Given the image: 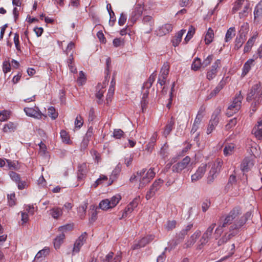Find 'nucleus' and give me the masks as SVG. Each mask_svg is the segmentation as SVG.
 Returning <instances> with one entry per match:
<instances>
[{"label": "nucleus", "instance_id": "obj_1", "mask_svg": "<svg viewBox=\"0 0 262 262\" xmlns=\"http://www.w3.org/2000/svg\"><path fill=\"white\" fill-rule=\"evenodd\" d=\"M241 214V210L239 207H235L231 210L229 215L233 218L234 222L229 228L228 233H226L217 242L218 246H221L226 243L232 237L235 236L238 233L239 229L246 223V222L250 218L251 213L247 212L241 216L239 220H236V217Z\"/></svg>", "mask_w": 262, "mask_h": 262}, {"label": "nucleus", "instance_id": "obj_2", "mask_svg": "<svg viewBox=\"0 0 262 262\" xmlns=\"http://www.w3.org/2000/svg\"><path fill=\"white\" fill-rule=\"evenodd\" d=\"M247 101H252L251 104V114L254 113L262 102V86L260 82L253 85L247 95Z\"/></svg>", "mask_w": 262, "mask_h": 262}, {"label": "nucleus", "instance_id": "obj_3", "mask_svg": "<svg viewBox=\"0 0 262 262\" xmlns=\"http://www.w3.org/2000/svg\"><path fill=\"white\" fill-rule=\"evenodd\" d=\"M146 169H143L140 171L137 172V174L139 177V188H143L154 178L155 176V172L153 169L150 168L145 173Z\"/></svg>", "mask_w": 262, "mask_h": 262}, {"label": "nucleus", "instance_id": "obj_4", "mask_svg": "<svg viewBox=\"0 0 262 262\" xmlns=\"http://www.w3.org/2000/svg\"><path fill=\"white\" fill-rule=\"evenodd\" d=\"M222 165L223 161L220 159H216L212 164L207 178L208 184H211L213 182L214 179L216 177L217 174L220 172Z\"/></svg>", "mask_w": 262, "mask_h": 262}, {"label": "nucleus", "instance_id": "obj_5", "mask_svg": "<svg viewBox=\"0 0 262 262\" xmlns=\"http://www.w3.org/2000/svg\"><path fill=\"white\" fill-rule=\"evenodd\" d=\"M242 99L243 96L241 95V92H239V94L234 99L232 104L228 106L227 110L226 115L228 117L232 116L239 110L241 107Z\"/></svg>", "mask_w": 262, "mask_h": 262}, {"label": "nucleus", "instance_id": "obj_6", "mask_svg": "<svg viewBox=\"0 0 262 262\" xmlns=\"http://www.w3.org/2000/svg\"><path fill=\"white\" fill-rule=\"evenodd\" d=\"M215 226V223L211 224L203 234L199 241V245L197 248L198 249H201L203 246L208 242L212 236V233Z\"/></svg>", "mask_w": 262, "mask_h": 262}, {"label": "nucleus", "instance_id": "obj_7", "mask_svg": "<svg viewBox=\"0 0 262 262\" xmlns=\"http://www.w3.org/2000/svg\"><path fill=\"white\" fill-rule=\"evenodd\" d=\"M191 159L189 156H186L181 161H179L172 166L171 170L174 173H181L182 170L186 169L190 164Z\"/></svg>", "mask_w": 262, "mask_h": 262}, {"label": "nucleus", "instance_id": "obj_8", "mask_svg": "<svg viewBox=\"0 0 262 262\" xmlns=\"http://www.w3.org/2000/svg\"><path fill=\"white\" fill-rule=\"evenodd\" d=\"M24 111L28 116L36 119H40L42 116L47 117L46 115L41 113L38 107H25Z\"/></svg>", "mask_w": 262, "mask_h": 262}, {"label": "nucleus", "instance_id": "obj_9", "mask_svg": "<svg viewBox=\"0 0 262 262\" xmlns=\"http://www.w3.org/2000/svg\"><path fill=\"white\" fill-rule=\"evenodd\" d=\"M220 113V110L216 111L212 114L207 129V134H210L215 129V126L217 125L219 122V115Z\"/></svg>", "mask_w": 262, "mask_h": 262}, {"label": "nucleus", "instance_id": "obj_10", "mask_svg": "<svg viewBox=\"0 0 262 262\" xmlns=\"http://www.w3.org/2000/svg\"><path fill=\"white\" fill-rule=\"evenodd\" d=\"M143 29L146 33H149L152 31L154 26V20L151 16H144L142 19Z\"/></svg>", "mask_w": 262, "mask_h": 262}, {"label": "nucleus", "instance_id": "obj_11", "mask_svg": "<svg viewBox=\"0 0 262 262\" xmlns=\"http://www.w3.org/2000/svg\"><path fill=\"white\" fill-rule=\"evenodd\" d=\"M144 10L143 7L140 4L136 5L130 15L129 20L134 24L137 20L141 16Z\"/></svg>", "mask_w": 262, "mask_h": 262}, {"label": "nucleus", "instance_id": "obj_12", "mask_svg": "<svg viewBox=\"0 0 262 262\" xmlns=\"http://www.w3.org/2000/svg\"><path fill=\"white\" fill-rule=\"evenodd\" d=\"M207 164H202L197 169L196 172L191 176L192 182H195L200 180L204 175L206 171Z\"/></svg>", "mask_w": 262, "mask_h": 262}, {"label": "nucleus", "instance_id": "obj_13", "mask_svg": "<svg viewBox=\"0 0 262 262\" xmlns=\"http://www.w3.org/2000/svg\"><path fill=\"white\" fill-rule=\"evenodd\" d=\"M86 236L87 234L86 232L83 233L80 236H79L74 244L73 254H74L75 253H78L79 252L81 247L83 245L84 243L86 241Z\"/></svg>", "mask_w": 262, "mask_h": 262}, {"label": "nucleus", "instance_id": "obj_14", "mask_svg": "<svg viewBox=\"0 0 262 262\" xmlns=\"http://www.w3.org/2000/svg\"><path fill=\"white\" fill-rule=\"evenodd\" d=\"M201 235V231L197 230L194 233L191 235L190 238L184 244V248H188L191 247L195 243L196 239L200 237Z\"/></svg>", "mask_w": 262, "mask_h": 262}, {"label": "nucleus", "instance_id": "obj_15", "mask_svg": "<svg viewBox=\"0 0 262 262\" xmlns=\"http://www.w3.org/2000/svg\"><path fill=\"white\" fill-rule=\"evenodd\" d=\"M172 26L170 24H166L159 27L156 31L157 35L162 36L168 34L172 30Z\"/></svg>", "mask_w": 262, "mask_h": 262}, {"label": "nucleus", "instance_id": "obj_16", "mask_svg": "<svg viewBox=\"0 0 262 262\" xmlns=\"http://www.w3.org/2000/svg\"><path fill=\"white\" fill-rule=\"evenodd\" d=\"M113 256L114 253L110 252L102 260V262H121V253L117 254L114 257Z\"/></svg>", "mask_w": 262, "mask_h": 262}, {"label": "nucleus", "instance_id": "obj_17", "mask_svg": "<svg viewBox=\"0 0 262 262\" xmlns=\"http://www.w3.org/2000/svg\"><path fill=\"white\" fill-rule=\"evenodd\" d=\"M138 204V199L136 198L126 207L122 213V218L126 217L128 214L131 213L137 207Z\"/></svg>", "mask_w": 262, "mask_h": 262}, {"label": "nucleus", "instance_id": "obj_18", "mask_svg": "<svg viewBox=\"0 0 262 262\" xmlns=\"http://www.w3.org/2000/svg\"><path fill=\"white\" fill-rule=\"evenodd\" d=\"M254 165L253 161L250 158H245L241 165V168L243 171H248Z\"/></svg>", "mask_w": 262, "mask_h": 262}, {"label": "nucleus", "instance_id": "obj_19", "mask_svg": "<svg viewBox=\"0 0 262 262\" xmlns=\"http://www.w3.org/2000/svg\"><path fill=\"white\" fill-rule=\"evenodd\" d=\"M49 248L45 247L44 249L38 252L34 258V260L36 261H41L43 258H45L49 254Z\"/></svg>", "mask_w": 262, "mask_h": 262}, {"label": "nucleus", "instance_id": "obj_20", "mask_svg": "<svg viewBox=\"0 0 262 262\" xmlns=\"http://www.w3.org/2000/svg\"><path fill=\"white\" fill-rule=\"evenodd\" d=\"M93 128L92 126L88 128L81 143V146L84 148H86L87 147L89 142L93 135Z\"/></svg>", "mask_w": 262, "mask_h": 262}, {"label": "nucleus", "instance_id": "obj_21", "mask_svg": "<svg viewBox=\"0 0 262 262\" xmlns=\"http://www.w3.org/2000/svg\"><path fill=\"white\" fill-rule=\"evenodd\" d=\"M224 86V83L223 81H221L217 84V85L215 87V88L212 90L210 94L207 96L206 99L207 100L210 99L212 98L215 97L219 92L223 88Z\"/></svg>", "mask_w": 262, "mask_h": 262}, {"label": "nucleus", "instance_id": "obj_22", "mask_svg": "<svg viewBox=\"0 0 262 262\" xmlns=\"http://www.w3.org/2000/svg\"><path fill=\"white\" fill-rule=\"evenodd\" d=\"M97 209L98 207L94 205L90 206L89 215H90V222L91 223H94L97 220Z\"/></svg>", "mask_w": 262, "mask_h": 262}, {"label": "nucleus", "instance_id": "obj_23", "mask_svg": "<svg viewBox=\"0 0 262 262\" xmlns=\"http://www.w3.org/2000/svg\"><path fill=\"white\" fill-rule=\"evenodd\" d=\"M235 148V145L233 143H228L226 144L223 152L225 156H228L231 155L234 152Z\"/></svg>", "mask_w": 262, "mask_h": 262}, {"label": "nucleus", "instance_id": "obj_24", "mask_svg": "<svg viewBox=\"0 0 262 262\" xmlns=\"http://www.w3.org/2000/svg\"><path fill=\"white\" fill-rule=\"evenodd\" d=\"M174 125V120L173 117H171L170 120L168 121L163 132V135L165 137H166L170 134L173 127Z\"/></svg>", "mask_w": 262, "mask_h": 262}, {"label": "nucleus", "instance_id": "obj_25", "mask_svg": "<svg viewBox=\"0 0 262 262\" xmlns=\"http://www.w3.org/2000/svg\"><path fill=\"white\" fill-rule=\"evenodd\" d=\"M256 37H257V34L253 35V36H252L251 38H250L249 39V40H248V41L247 42V43H246V45L244 47V53H247L251 50L252 46H253V45L255 41Z\"/></svg>", "mask_w": 262, "mask_h": 262}, {"label": "nucleus", "instance_id": "obj_26", "mask_svg": "<svg viewBox=\"0 0 262 262\" xmlns=\"http://www.w3.org/2000/svg\"><path fill=\"white\" fill-rule=\"evenodd\" d=\"M186 30L182 29L179 31L176 38L172 40V43L173 46H178L182 40V38L184 34L185 33Z\"/></svg>", "mask_w": 262, "mask_h": 262}, {"label": "nucleus", "instance_id": "obj_27", "mask_svg": "<svg viewBox=\"0 0 262 262\" xmlns=\"http://www.w3.org/2000/svg\"><path fill=\"white\" fill-rule=\"evenodd\" d=\"M65 238L64 233H62L57 236L54 240V246L56 249H59L61 245L63 243Z\"/></svg>", "mask_w": 262, "mask_h": 262}, {"label": "nucleus", "instance_id": "obj_28", "mask_svg": "<svg viewBox=\"0 0 262 262\" xmlns=\"http://www.w3.org/2000/svg\"><path fill=\"white\" fill-rule=\"evenodd\" d=\"M206 110V107L204 105H202L198 112L197 115L196 116V118H195L194 121L195 123H201L202 118H203L205 112Z\"/></svg>", "mask_w": 262, "mask_h": 262}, {"label": "nucleus", "instance_id": "obj_29", "mask_svg": "<svg viewBox=\"0 0 262 262\" xmlns=\"http://www.w3.org/2000/svg\"><path fill=\"white\" fill-rule=\"evenodd\" d=\"M246 39V37L245 36H243V35H238L235 40L234 49L238 50L242 46Z\"/></svg>", "mask_w": 262, "mask_h": 262}, {"label": "nucleus", "instance_id": "obj_30", "mask_svg": "<svg viewBox=\"0 0 262 262\" xmlns=\"http://www.w3.org/2000/svg\"><path fill=\"white\" fill-rule=\"evenodd\" d=\"M213 38H214L213 31L211 28H209L208 29V31L205 35V43L206 45L210 44L212 41Z\"/></svg>", "mask_w": 262, "mask_h": 262}, {"label": "nucleus", "instance_id": "obj_31", "mask_svg": "<svg viewBox=\"0 0 262 262\" xmlns=\"http://www.w3.org/2000/svg\"><path fill=\"white\" fill-rule=\"evenodd\" d=\"M169 66L167 62H165L163 65L159 76L162 77L163 79H166L169 73Z\"/></svg>", "mask_w": 262, "mask_h": 262}, {"label": "nucleus", "instance_id": "obj_32", "mask_svg": "<svg viewBox=\"0 0 262 262\" xmlns=\"http://www.w3.org/2000/svg\"><path fill=\"white\" fill-rule=\"evenodd\" d=\"M16 128V125L14 123L9 122L4 125L3 130L5 133H10L14 132Z\"/></svg>", "mask_w": 262, "mask_h": 262}, {"label": "nucleus", "instance_id": "obj_33", "mask_svg": "<svg viewBox=\"0 0 262 262\" xmlns=\"http://www.w3.org/2000/svg\"><path fill=\"white\" fill-rule=\"evenodd\" d=\"M156 74L154 72L149 76L148 80L144 83L143 88H146L147 89H149L152 85L153 82L155 81L156 77Z\"/></svg>", "mask_w": 262, "mask_h": 262}, {"label": "nucleus", "instance_id": "obj_34", "mask_svg": "<svg viewBox=\"0 0 262 262\" xmlns=\"http://www.w3.org/2000/svg\"><path fill=\"white\" fill-rule=\"evenodd\" d=\"M235 35V29L234 27H230L227 31L225 40L228 42L231 40L232 37Z\"/></svg>", "mask_w": 262, "mask_h": 262}, {"label": "nucleus", "instance_id": "obj_35", "mask_svg": "<svg viewBox=\"0 0 262 262\" xmlns=\"http://www.w3.org/2000/svg\"><path fill=\"white\" fill-rule=\"evenodd\" d=\"M262 17V5L258 3L255 7L254 11V18L256 19Z\"/></svg>", "mask_w": 262, "mask_h": 262}, {"label": "nucleus", "instance_id": "obj_36", "mask_svg": "<svg viewBox=\"0 0 262 262\" xmlns=\"http://www.w3.org/2000/svg\"><path fill=\"white\" fill-rule=\"evenodd\" d=\"M254 60L252 59H249L244 65L243 68V73L242 75H246L251 69V65L253 64L254 62Z\"/></svg>", "mask_w": 262, "mask_h": 262}, {"label": "nucleus", "instance_id": "obj_37", "mask_svg": "<svg viewBox=\"0 0 262 262\" xmlns=\"http://www.w3.org/2000/svg\"><path fill=\"white\" fill-rule=\"evenodd\" d=\"M250 3L248 1H247V3L245 5L244 9L239 12V17L240 18H243L248 16L249 13V10L250 9Z\"/></svg>", "mask_w": 262, "mask_h": 262}, {"label": "nucleus", "instance_id": "obj_38", "mask_svg": "<svg viewBox=\"0 0 262 262\" xmlns=\"http://www.w3.org/2000/svg\"><path fill=\"white\" fill-rule=\"evenodd\" d=\"M201 67H202V63L201 59L198 57L195 58L191 64V69L196 71L199 70Z\"/></svg>", "mask_w": 262, "mask_h": 262}, {"label": "nucleus", "instance_id": "obj_39", "mask_svg": "<svg viewBox=\"0 0 262 262\" xmlns=\"http://www.w3.org/2000/svg\"><path fill=\"white\" fill-rule=\"evenodd\" d=\"M50 214L53 218L58 219L62 214V211L59 208H53L50 210Z\"/></svg>", "mask_w": 262, "mask_h": 262}, {"label": "nucleus", "instance_id": "obj_40", "mask_svg": "<svg viewBox=\"0 0 262 262\" xmlns=\"http://www.w3.org/2000/svg\"><path fill=\"white\" fill-rule=\"evenodd\" d=\"M156 141V137L153 136L151 138L150 142L146 145L145 150L151 153L154 149L155 142Z\"/></svg>", "mask_w": 262, "mask_h": 262}, {"label": "nucleus", "instance_id": "obj_41", "mask_svg": "<svg viewBox=\"0 0 262 262\" xmlns=\"http://www.w3.org/2000/svg\"><path fill=\"white\" fill-rule=\"evenodd\" d=\"M99 207L102 210H107L112 208L108 199L102 200L99 204Z\"/></svg>", "mask_w": 262, "mask_h": 262}, {"label": "nucleus", "instance_id": "obj_42", "mask_svg": "<svg viewBox=\"0 0 262 262\" xmlns=\"http://www.w3.org/2000/svg\"><path fill=\"white\" fill-rule=\"evenodd\" d=\"M195 33V29L192 26H190L189 28V30L187 32V35L185 38L184 41L185 43L190 40V39L193 37Z\"/></svg>", "mask_w": 262, "mask_h": 262}, {"label": "nucleus", "instance_id": "obj_43", "mask_svg": "<svg viewBox=\"0 0 262 262\" xmlns=\"http://www.w3.org/2000/svg\"><path fill=\"white\" fill-rule=\"evenodd\" d=\"M245 0H237L234 3V6L232 9V13L233 14L235 13L238 11L242 7Z\"/></svg>", "mask_w": 262, "mask_h": 262}, {"label": "nucleus", "instance_id": "obj_44", "mask_svg": "<svg viewBox=\"0 0 262 262\" xmlns=\"http://www.w3.org/2000/svg\"><path fill=\"white\" fill-rule=\"evenodd\" d=\"M164 181L163 180L159 179L158 180H156L154 182V183L152 184V186L150 187L152 188V189H154L155 191L157 192L160 189Z\"/></svg>", "mask_w": 262, "mask_h": 262}, {"label": "nucleus", "instance_id": "obj_45", "mask_svg": "<svg viewBox=\"0 0 262 262\" xmlns=\"http://www.w3.org/2000/svg\"><path fill=\"white\" fill-rule=\"evenodd\" d=\"M101 88H103V86H102L101 84L100 83L98 84L97 89H99V91L96 94V97H97V98L99 99V101H98V104L102 103V101H101V99L103 96L104 91L103 90H101Z\"/></svg>", "mask_w": 262, "mask_h": 262}, {"label": "nucleus", "instance_id": "obj_46", "mask_svg": "<svg viewBox=\"0 0 262 262\" xmlns=\"http://www.w3.org/2000/svg\"><path fill=\"white\" fill-rule=\"evenodd\" d=\"M121 199V197L120 195L117 194L113 196L110 200H109L111 207L113 208L116 206L117 204L119 203Z\"/></svg>", "mask_w": 262, "mask_h": 262}, {"label": "nucleus", "instance_id": "obj_47", "mask_svg": "<svg viewBox=\"0 0 262 262\" xmlns=\"http://www.w3.org/2000/svg\"><path fill=\"white\" fill-rule=\"evenodd\" d=\"M48 114L53 120H55L58 117V113L53 106H51L48 108Z\"/></svg>", "mask_w": 262, "mask_h": 262}, {"label": "nucleus", "instance_id": "obj_48", "mask_svg": "<svg viewBox=\"0 0 262 262\" xmlns=\"http://www.w3.org/2000/svg\"><path fill=\"white\" fill-rule=\"evenodd\" d=\"M111 64V59L110 57H107L106 59V67L105 69V72L106 75L105 76V81L108 82L107 78L109 76L110 68Z\"/></svg>", "mask_w": 262, "mask_h": 262}, {"label": "nucleus", "instance_id": "obj_49", "mask_svg": "<svg viewBox=\"0 0 262 262\" xmlns=\"http://www.w3.org/2000/svg\"><path fill=\"white\" fill-rule=\"evenodd\" d=\"M249 30V26L248 23L244 24L241 27L238 32V35H243L246 37V34Z\"/></svg>", "mask_w": 262, "mask_h": 262}, {"label": "nucleus", "instance_id": "obj_50", "mask_svg": "<svg viewBox=\"0 0 262 262\" xmlns=\"http://www.w3.org/2000/svg\"><path fill=\"white\" fill-rule=\"evenodd\" d=\"M60 137L63 142L69 144L70 142V137L68 133L64 130H61L60 132Z\"/></svg>", "mask_w": 262, "mask_h": 262}, {"label": "nucleus", "instance_id": "obj_51", "mask_svg": "<svg viewBox=\"0 0 262 262\" xmlns=\"http://www.w3.org/2000/svg\"><path fill=\"white\" fill-rule=\"evenodd\" d=\"M86 208L87 204H85L83 205H81L78 208V212L79 214L80 217L81 219H84L85 217Z\"/></svg>", "mask_w": 262, "mask_h": 262}, {"label": "nucleus", "instance_id": "obj_52", "mask_svg": "<svg viewBox=\"0 0 262 262\" xmlns=\"http://www.w3.org/2000/svg\"><path fill=\"white\" fill-rule=\"evenodd\" d=\"M252 133L253 134L255 137L258 139H262V128L259 127H254L252 130Z\"/></svg>", "mask_w": 262, "mask_h": 262}, {"label": "nucleus", "instance_id": "obj_53", "mask_svg": "<svg viewBox=\"0 0 262 262\" xmlns=\"http://www.w3.org/2000/svg\"><path fill=\"white\" fill-rule=\"evenodd\" d=\"M9 176H10L11 180L15 183L18 182L19 179L21 178L20 175L13 171H10L9 172Z\"/></svg>", "mask_w": 262, "mask_h": 262}, {"label": "nucleus", "instance_id": "obj_54", "mask_svg": "<svg viewBox=\"0 0 262 262\" xmlns=\"http://www.w3.org/2000/svg\"><path fill=\"white\" fill-rule=\"evenodd\" d=\"M177 222L176 221H168L165 225V229L167 231H170L176 228Z\"/></svg>", "mask_w": 262, "mask_h": 262}, {"label": "nucleus", "instance_id": "obj_55", "mask_svg": "<svg viewBox=\"0 0 262 262\" xmlns=\"http://www.w3.org/2000/svg\"><path fill=\"white\" fill-rule=\"evenodd\" d=\"M237 118H234L231 119H230L228 123L226 124L225 126V128L227 130H229L233 128L234 126H235V125L237 124Z\"/></svg>", "mask_w": 262, "mask_h": 262}, {"label": "nucleus", "instance_id": "obj_56", "mask_svg": "<svg viewBox=\"0 0 262 262\" xmlns=\"http://www.w3.org/2000/svg\"><path fill=\"white\" fill-rule=\"evenodd\" d=\"M7 198L9 206H13L15 204V194L14 192L8 194Z\"/></svg>", "mask_w": 262, "mask_h": 262}, {"label": "nucleus", "instance_id": "obj_57", "mask_svg": "<svg viewBox=\"0 0 262 262\" xmlns=\"http://www.w3.org/2000/svg\"><path fill=\"white\" fill-rule=\"evenodd\" d=\"M107 180V178L106 176L104 175H101L99 179H98L95 183L93 184L92 186L94 188H96L98 185L102 183L103 181H106Z\"/></svg>", "mask_w": 262, "mask_h": 262}, {"label": "nucleus", "instance_id": "obj_58", "mask_svg": "<svg viewBox=\"0 0 262 262\" xmlns=\"http://www.w3.org/2000/svg\"><path fill=\"white\" fill-rule=\"evenodd\" d=\"M226 226H223V223L218 226L215 230V238L217 239L224 232V228Z\"/></svg>", "mask_w": 262, "mask_h": 262}, {"label": "nucleus", "instance_id": "obj_59", "mask_svg": "<svg viewBox=\"0 0 262 262\" xmlns=\"http://www.w3.org/2000/svg\"><path fill=\"white\" fill-rule=\"evenodd\" d=\"M233 221L234 220L233 217H231L228 214H227L224 219L223 226H227V225L231 224Z\"/></svg>", "mask_w": 262, "mask_h": 262}, {"label": "nucleus", "instance_id": "obj_60", "mask_svg": "<svg viewBox=\"0 0 262 262\" xmlns=\"http://www.w3.org/2000/svg\"><path fill=\"white\" fill-rule=\"evenodd\" d=\"M16 183L17 185L18 189L19 190L24 189L28 187L27 182L25 180H22L21 178L18 182Z\"/></svg>", "mask_w": 262, "mask_h": 262}, {"label": "nucleus", "instance_id": "obj_61", "mask_svg": "<svg viewBox=\"0 0 262 262\" xmlns=\"http://www.w3.org/2000/svg\"><path fill=\"white\" fill-rule=\"evenodd\" d=\"M124 136V132L120 129H115L113 132V137L116 139H120Z\"/></svg>", "mask_w": 262, "mask_h": 262}, {"label": "nucleus", "instance_id": "obj_62", "mask_svg": "<svg viewBox=\"0 0 262 262\" xmlns=\"http://www.w3.org/2000/svg\"><path fill=\"white\" fill-rule=\"evenodd\" d=\"M213 58V56L212 55H209L206 59H205L202 63L203 68H205L209 66L212 61Z\"/></svg>", "mask_w": 262, "mask_h": 262}, {"label": "nucleus", "instance_id": "obj_63", "mask_svg": "<svg viewBox=\"0 0 262 262\" xmlns=\"http://www.w3.org/2000/svg\"><path fill=\"white\" fill-rule=\"evenodd\" d=\"M87 172L88 169L85 163H82L78 166L77 173H87Z\"/></svg>", "mask_w": 262, "mask_h": 262}, {"label": "nucleus", "instance_id": "obj_64", "mask_svg": "<svg viewBox=\"0 0 262 262\" xmlns=\"http://www.w3.org/2000/svg\"><path fill=\"white\" fill-rule=\"evenodd\" d=\"M217 71L210 69L209 71L207 72L206 75L207 79H208L209 80L213 79L215 77Z\"/></svg>", "mask_w": 262, "mask_h": 262}]
</instances>
